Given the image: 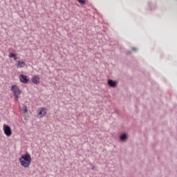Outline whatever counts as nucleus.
<instances>
[{"mask_svg":"<svg viewBox=\"0 0 177 177\" xmlns=\"http://www.w3.org/2000/svg\"><path fill=\"white\" fill-rule=\"evenodd\" d=\"M28 111V109L27 108V106H24V113H27Z\"/></svg>","mask_w":177,"mask_h":177,"instance_id":"ddd939ff","label":"nucleus"},{"mask_svg":"<svg viewBox=\"0 0 177 177\" xmlns=\"http://www.w3.org/2000/svg\"><path fill=\"white\" fill-rule=\"evenodd\" d=\"M119 139L120 142H127L128 140V134L127 133L120 134Z\"/></svg>","mask_w":177,"mask_h":177,"instance_id":"6e6552de","label":"nucleus"},{"mask_svg":"<svg viewBox=\"0 0 177 177\" xmlns=\"http://www.w3.org/2000/svg\"><path fill=\"white\" fill-rule=\"evenodd\" d=\"M80 5H85V0H77Z\"/></svg>","mask_w":177,"mask_h":177,"instance_id":"f8f14e48","label":"nucleus"},{"mask_svg":"<svg viewBox=\"0 0 177 177\" xmlns=\"http://www.w3.org/2000/svg\"><path fill=\"white\" fill-rule=\"evenodd\" d=\"M4 133L6 136H12V129L10 127L9 125L4 124L3 126Z\"/></svg>","mask_w":177,"mask_h":177,"instance_id":"20e7f679","label":"nucleus"},{"mask_svg":"<svg viewBox=\"0 0 177 177\" xmlns=\"http://www.w3.org/2000/svg\"><path fill=\"white\" fill-rule=\"evenodd\" d=\"M26 66V62L24 60H19L17 64V68H23Z\"/></svg>","mask_w":177,"mask_h":177,"instance_id":"1a4fd4ad","label":"nucleus"},{"mask_svg":"<svg viewBox=\"0 0 177 177\" xmlns=\"http://www.w3.org/2000/svg\"><path fill=\"white\" fill-rule=\"evenodd\" d=\"M108 85H109V86H111V88H115V86H117V82H115L113 80H109Z\"/></svg>","mask_w":177,"mask_h":177,"instance_id":"9d476101","label":"nucleus"},{"mask_svg":"<svg viewBox=\"0 0 177 177\" xmlns=\"http://www.w3.org/2000/svg\"><path fill=\"white\" fill-rule=\"evenodd\" d=\"M91 169H93V170L95 169V167L92 166Z\"/></svg>","mask_w":177,"mask_h":177,"instance_id":"2eb2a0df","label":"nucleus"},{"mask_svg":"<svg viewBox=\"0 0 177 177\" xmlns=\"http://www.w3.org/2000/svg\"><path fill=\"white\" fill-rule=\"evenodd\" d=\"M31 81L35 85H38L39 82H41V79L38 77V75H35L32 78Z\"/></svg>","mask_w":177,"mask_h":177,"instance_id":"0eeeda50","label":"nucleus"},{"mask_svg":"<svg viewBox=\"0 0 177 177\" xmlns=\"http://www.w3.org/2000/svg\"><path fill=\"white\" fill-rule=\"evenodd\" d=\"M147 10L148 12H154V10H157V3L148 1L147 4Z\"/></svg>","mask_w":177,"mask_h":177,"instance_id":"7ed1b4c3","label":"nucleus"},{"mask_svg":"<svg viewBox=\"0 0 177 177\" xmlns=\"http://www.w3.org/2000/svg\"><path fill=\"white\" fill-rule=\"evenodd\" d=\"M131 50H132L133 52H138V48L133 47V48H131Z\"/></svg>","mask_w":177,"mask_h":177,"instance_id":"4468645a","label":"nucleus"},{"mask_svg":"<svg viewBox=\"0 0 177 177\" xmlns=\"http://www.w3.org/2000/svg\"><path fill=\"white\" fill-rule=\"evenodd\" d=\"M9 57H12L14 58V60H17V55H16L15 53H10Z\"/></svg>","mask_w":177,"mask_h":177,"instance_id":"9b49d317","label":"nucleus"},{"mask_svg":"<svg viewBox=\"0 0 177 177\" xmlns=\"http://www.w3.org/2000/svg\"><path fill=\"white\" fill-rule=\"evenodd\" d=\"M19 160L21 167L28 168L31 164V155L28 152H26L19 158Z\"/></svg>","mask_w":177,"mask_h":177,"instance_id":"f257e3e1","label":"nucleus"},{"mask_svg":"<svg viewBox=\"0 0 177 177\" xmlns=\"http://www.w3.org/2000/svg\"><path fill=\"white\" fill-rule=\"evenodd\" d=\"M46 108H40L38 110L37 115L39 118H43V117H45V115H46Z\"/></svg>","mask_w":177,"mask_h":177,"instance_id":"39448f33","label":"nucleus"},{"mask_svg":"<svg viewBox=\"0 0 177 177\" xmlns=\"http://www.w3.org/2000/svg\"><path fill=\"white\" fill-rule=\"evenodd\" d=\"M115 113H118V111H117V110H115Z\"/></svg>","mask_w":177,"mask_h":177,"instance_id":"dca6fc26","label":"nucleus"},{"mask_svg":"<svg viewBox=\"0 0 177 177\" xmlns=\"http://www.w3.org/2000/svg\"><path fill=\"white\" fill-rule=\"evenodd\" d=\"M11 91L13 93V96H15L14 100L17 102V100H19V96H20V94L21 93L20 88H19L17 85H12L11 86Z\"/></svg>","mask_w":177,"mask_h":177,"instance_id":"f03ea898","label":"nucleus"},{"mask_svg":"<svg viewBox=\"0 0 177 177\" xmlns=\"http://www.w3.org/2000/svg\"><path fill=\"white\" fill-rule=\"evenodd\" d=\"M19 80L23 84H28L30 79L28 78V76H27L26 75H20Z\"/></svg>","mask_w":177,"mask_h":177,"instance_id":"423d86ee","label":"nucleus"}]
</instances>
